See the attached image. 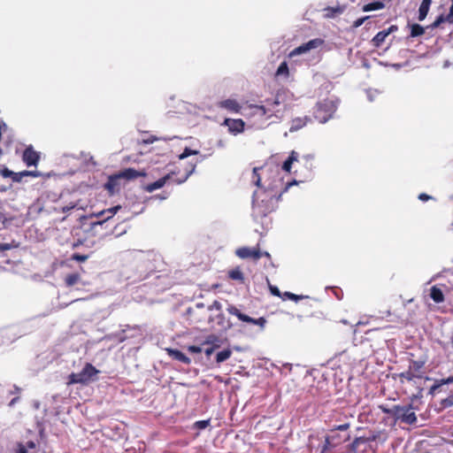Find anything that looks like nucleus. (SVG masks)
Returning <instances> with one entry per match:
<instances>
[{"label":"nucleus","mask_w":453,"mask_h":453,"mask_svg":"<svg viewBox=\"0 0 453 453\" xmlns=\"http://www.w3.org/2000/svg\"><path fill=\"white\" fill-rule=\"evenodd\" d=\"M76 207V203H70L68 205H65L62 208V212H68L70 211L71 210L74 209Z\"/></svg>","instance_id":"a19ab883"},{"label":"nucleus","mask_w":453,"mask_h":453,"mask_svg":"<svg viewBox=\"0 0 453 453\" xmlns=\"http://www.w3.org/2000/svg\"><path fill=\"white\" fill-rule=\"evenodd\" d=\"M210 424V420L209 419H206V420H199V421H196L195 423V427L197 428V429H205Z\"/></svg>","instance_id":"72a5a7b5"},{"label":"nucleus","mask_w":453,"mask_h":453,"mask_svg":"<svg viewBox=\"0 0 453 453\" xmlns=\"http://www.w3.org/2000/svg\"><path fill=\"white\" fill-rule=\"evenodd\" d=\"M268 196H269V195H267V196H265V201L264 204H266V203H267V204L270 206L269 203L273 201V198H270V199L268 200V199H267V197H268Z\"/></svg>","instance_id":"052dcab7"},{"label":"nucleus","mask_w":453,"mask_h":453,"mask_svg":"<svg viewBox=\"0 0 453 453\" xmlns=\"http://www.w3.org/2000/svg\"><path fill=\"white\" fill-rule=\"evenodd\" d=\"M276 76L277 77H285V78H288V64L287 62H282L277 71H276Z\"/></svg>","instance_id":"bb28decb"},{"label":"nucleus","mask_w":453,"mask_h":453,"mask_svg":"<svg viewBox=\"0 0 453 453\" xmlns=\"http://www.w3.org/2000/svg\"><path fill=\"white\" fill-rule=\"evenodd\" d=\"M144 175H145V173L136 171L134 168L125 169L123 172L119 173V178H124L127 180H134L139 176H144Z\"/></svg>","instance_id":"f3484780"},{"label":"nucleus","mask_w":453,"mask_h":453,"mask_svg":"<svg viewBox=\"0 0 453 453\" xmlns=\"http://www.w3.org/2000/svg\"><path fill=\"white\" fill-rule=\"evenodd\" d=\"M229 278L234 280H239L241 282H243V273L239 268H234L231 270L228 273Z\"/></svg>","instance_id":"cd10ccee"},{"label":"nucleus","mask_w":453,"mask_h":453,"mask_svg":"<svg viewBox=\"0 0 453 453\" xmlns=\"http://www.w3.org/2000/svg\"><path fill=\"white\" fill-rule=\"evenodd\" d=\"M25 446L27 447V449H35V447H36L35 442V441H27V442L26 443V445H25Z\"/></svg>","instance_id":"3c124183"},{"label":"nucleus","mask_w":453,"mask_h":453,"mask_svg":"<svg viewBox=\"0 0 453 453\" xmlns=\"http://www.w3.org/2000/svg\"><path fill=\"white\" fill-rule=\"evenodd\" d=\"M263 168H257L255 167L252 172V178L251 182L255 184L257 187H261V177L258 174V171L262 170Z\"/></svg>","instance_id":"c756f323"},{"label":"nucleus","mask_w":453,"mask_h":453,"mask_svg":"<svg viewBox=\"0 0 453 453\" xmlns=\"http://www.w3.org/2000/svg\"><path fill=\"white\" fill-rule=\"evenodd\" d=\"M349 428V424L344 423L342 425L335 426L332 430L345 431Z\"/></svg>","instance_id":"58836bf2"},{"label":"nucleus","mask_w":453,"mask_h":453,"mask_svg":"<svg viewBox=\"0 0 453 453\" xmlns=\"http://www.w3.org/2000/svg\"><path fill=\"white\" fill-rule=\"evenodd\" d=\"M267 196L266 191H254L252 196V206L253 210L256 211H257V213L262 216H265L267 213H269L273 207L269 206L267 203L264 204L265 201V197Z\"/></svg>","instance_id":"39448f33"},{"label":"nucleus","mask_w":453,"mask_h":453,"mask_svg":"<svg viewBox=\"0 0 453 453\" xmlns=\"http://www.w3.org/2000/svg\"><path fill=\"white\" fill-rule=\"evenodd\" d=\"M119 209H120V206H114V207L110 208L106 211V212L110 213V215L106 217V219H109L111 217H112Z\"/></svg>","instance_id":"ea45409f"},{"label":"nucleus","mask_w":453,"mask_h":453,"mask_svg":"<svg viewBox=\"0 0 453 453\" xmlns=\"http://www.w3.org/2000/svg\"><path fill=\"white\" fill-rule=\"evenodd\" d=\"M263 255H264V256H266V257H269V256H270V255H269V253H268V252H266V251H265V252H262V256H263Z\"/></svg>","instance_id":"69168bd1"},{"label":"nucleus","mask_w":453,"mask_h":453,"mask_svg":"<svg viewBox=\"0 0 453 453\" xmlns=\"http://www.w3.org/2000/svg\"><path fill=\"white\" fill-rule=\"evenodd\" d=\"M442 385V380H437L431 388H430V394L434 395Z\"/></svg>","instance_id":"f704fd0d"},{"label":"nucleus","mask_w":453,"mask_h":453,"mask_svg":"<svg viewBox=\"0 0 453 453\" xmlns=\"http://www.w3.org/2000/svg\"><path fill=\"white\" fill-rule=\"evenodd\" d=\"M453 24V4L449 7V12L447 14L439 15L435 20L430 25V27L434 29L440 27L442 24Z\"/></svg>","instance_id":"9b49d317"},{"label":"nucleus","mask_w":453,"mask_h":453,"mask_svg":"<svg viewBox=\"0 0 453 453\" xmlns=\"http://www.w3.org/2000/svg\"><path fill=\"white\" fill-rule=\"evenodd\" d=\"M382 411L384 413H387L394 417L395 419L401 420L408 425H413L417 421V416L413 411L412 404L394 405L388 409L384 408Z\"/></svg>","instance_id":"f03ea898"},{"label":"nucleus","mask_w":453,"mask_h":453,"mask_svg":"<svg viewBox=\"0 0 453 453\" xmlns=\"http://www.w3.org/2000/svg\"><path fill=\"white\" fill-rule=\"evenodd\" d=\"M174 138H177V136H173V137H164V138H153V141H157V140H164V141H168V140H172V139H174Z\"/></svg>","instance_id":"6e6d98bb"},{"label":"nucleus","mask_w":453,"mask_h":453,"mask_svg":"<svg viewBox=\"0 0 453 453\" xmlns=\"http://www.w3.org/2000/svg\"><path fill=\"white\" fill-rule=\"evenodd\" d=\"M388 35H389L391 33H394L398 30V27L395 25L390 26L388 28L385 29Z\"/></svg>","instance_id":"09e8293b"},{"label":"nucleus","mask_w":453,"mask_h":453,"mask_svg":"<svg viewBox=\"0 0 453 453\" xmlns=\"http://www.w3.org/2000/svg\"><path fill=\"white\" fill-rule=\"evenodd\" d=\"M298 153L295 150H292L288 159L282 165V170L289 173L291 170V165L294 162L297 161Z\"/></svg>","instance_id":"aec40b11"},{"label":"nucleus","mask_w":453,"mask_h":453,"mask_svg":"<svg viewBox=\"0 0 453 453\" xmlns=\"http://www.w3.org/2000/svg\"><path fill=\"white\" fill-rule=\"evenodd\" d=\"M235 253L241 258H253L257 260L262 257V252L258 249H250L248 247L240 248Z\"/></svg>","instance_id":"9d476101"},{"label":"nucleus","mask_w":453,"mask_h":453,"mask_svg":"<svg viewBox=\"0 0 453 453\" xmlns=\"http://www.w3.org/2000/svg\"><path fill=\"white\" fill-rule=\"evenodd\" d=\"M168 355L174 360L180 361L183 364L189 365L191 360L184 353L174 349H166Z\"/></svg>","instance_id":"2eb2a0df"},{"label":"nucleus","mask_w":453,"mask_h":453,"mask_svg":"<svg viewBox=\"0 0 453 453\" xmlns=\"http://www.w3.org/2000/svg\"><path fill=\"white\" fill-rule=\"evenodd\" d=\"M88 256L87 255H80V254H74L73 258L78 262H84L88 259Z\"/></svg>","instance_id":"4c0bfd02"},{"label":"nucleus","mask_w":453,"mask_h":453,"mask_svg":"<svg viewBox=\"0 0 453 453\" xmlns=\"http://www.w3.org/2000/svg\"><path fill=\"white\" fill-rule=\"evenodd\" d=\"M97 370L91 364L87 363L80 372H73L68 376L67 384H82L86 385L96 380V375L99 373Z\"/></svg>","instance_id":"7ed1b4c3"},{"label":"nucleus","mask_w":453,"mask_h":453,"mask_svg":"<svg viewBox=\"0 0 453 453\" xmlns=\"http://www.w3.org/2000/svg\"><path fill=\"white\" fill-rule=\"evenodd\" d=\"M38 153L33 150V148L27 147L23 153V161L27 166L36 165L39 161Z\"/></svg>","instance_id":"f8f14e48"},{"label":"nucleus","mask_w":453,"mask_h":453,"mask_svg":"<svg viewBox=\"0 0 453 453\" xmlns=\"http://www.w3.org/2000/svg\"><path fill=\"white\" fill-rule=\"evenodd\" d=\"M18 401H19V397H14L13 399L11 400L9 405L13 406Z\"/></svg>","instance_id":"13d9d810"},{"label":"nucleus","mask_w":453,"mask_h":453,"mask_svg":"<svg viewBox=\"0 0 453 453\" xmlns=\"http://www.w3.org/2000/svg\"><path fill=\"white\" fill-rule=\"evenodd\" d=\"M165 198H166V196H160V199H161V200H164V199H165Z\"/></svg>","instance_id":"338daca9"},{"label":"nucleus","mask_w":453,"mask_h":453,"mask_svg":"<svg viewBox=\"0 0 453 453\" xmlns=\"http://www.w3.org/2000/svg\"><path fill=\"white\" fill-rule=\"evenodd\" d=\"M119 178V174L115 176H111L109 178V180L105 184V188L108 189L111 192H114L115 188L117 186V180Z\"/></svg>","instance_id":"c85d7f7f"},{"label":"nucleus","mask_w":453,"mask_h":453,"mask_svg":"<svg viewBox=\"0 0 453 453\" xmlns=\"http://www.w3.org/2000/svg\"><path fill=\"white\" fill-rule=\"evenodd\" d=\"M172 174L173 173H168V174L165 175L164 177L158 179L157 180H156L150 184H148L145 187V190L148 192H153L156 189L161 188L162 187L165 186V184L168 180H170L172 179Z\"/></svg>","instance_id":"ddd939ff"},{"label":"nucleus","mask_w":453,"mask_h":453,"mask_svg":"<svg viewBox=\"0 0 453 453\" xmlns=\"http://www.w3.org/2000/svg\"><path fill=\"white\" fill-rule=\"evenodd\" d=\"M250 114L253 117H257L262 119L265 117V119H268L273 117V115H276V111L271 109V107H265V105H250L249 107Z\"/></svg>","instance_id":"6e6552de"},{"label":"nucleus","mask_w":453,"mask_h":453,"mask_svg":"<svg viewBox=\"0 0 453 453\" xmlns=\"http://www.w3.org/2000/svg\"><path fill=\"white\" fill-rule=\"evenodd\" d=\"M367 97L370 101H373V92L372 90L367 91Z\"/></svg>","instance_id":"4d7b16f0"},{"label":"nucleus","mask_w":453,"mask_h":453,"mask_svg":"<svg viewBox=\"0 0 453 453\" xmlns=\"http://www.w3.org/2000/svg\"><path fill=\"white\" fill-rule=\"evenodd\" d=\"M432 197L425 193H422L418 196V199L423 201V202H426L429 199H431Z\"/></svg>","instance_id":"8fccbe9b"},{"label":"nucleus","mask_w":453,"mask_h":453,"mask_svg":"<svg viewBox=\"0 0 453 453\" xmlns=\"http://www.w3.org/2000/svg\"><path fill=\"white\" fill-rule=\"evenodd\" d=\"M310 118L308 117H297L291 120L289 126V132H296L302 127H305L307 122L310 121Z\"/></svg>","instance_id":"4468645a"},{"label":"nucleus","mask_w":453,"mask_h":453,"mask_svg":"<svg viewBox=\"0 0 453 453\" xmlns=\"http://www.w3.org/2000/svg\"><path fill=\"white\" fill-rule=\"evenodd\" d=\"M195 167H196V165H194L192 169L182 179L176 180L175 183L181 184V183L185 182L188 180V178L194 173Z\"/></svg>","instance_id":"e433bc0d"},{"label":"nucleus","mask_w":453,"mask_h":453,"mask_svg":"<svg viewBox=\"0 0 453 453\" xmlns=\"http://www.w3.org/2000/svg\"><path fill=\"white\" fill-rule=\"evenodd\" d=\"M384 6H385V4H383V2L375 1V2L365 4L362 7V10H363V12H372V11L383 9Z\"/></svg>","instance_id":"5701e85b"},{"label":"nucleus","mask_w":453,"mask_h":453,"mask_svg":"<svg viewBox=\"0 0 453 453\" xmlns=\"http://www.w3.org/2000/svg\"><path fill=\"white\" fill-rule=\"evenodd\" d=\"M80 280V276L77 273L69 274L65 278V283L68 287L73 286Z\"/></svg>","instance_id":"7c9ffc66"},{"label":"nucleus","mask_w":453,"mask_h":453,"mask_svg":"<svg viewBox=\"0 0 453 453\" xmlns=\"http://www.w3.org/2000/svg\"><path fill=\"white\" fill-rule=\"evenodd\" d=\"M425 33V28L418 24L411 25V37L421 36Z\"/></svg>","instance_id":"a878e982"},{"label":"nucleus","mask_w":453,"mask_h":453,"mask_svg":"<svg viewBox=\"0 0 453 453\" xmlns=\"http://www.w3.org/2000/svg\"><path fill=\"white\" fill-rule=\"evenodd\" d=\"M339 105V100L336 97L326 98L317 104L314 112L315 119L319 123H326L333 118Z\"/></svg>","instance_id":"f257e3e1"},{"label":"nucleus","mask_w":453,"mask_h":453,"mask_svg":"<svg viewBox=\"0 0 453 453\" xmlns=\"http://www.w3.org/2000/svg\"><path fill=\"white\" fill-rule=\"evenodd\" d=\"M430 297L436 303H441L444 301V295L441 288L437 286H433L430 289Z\"/></svg>","instance_id":"6ab92c4d"},{"label":"nucleus","mask_w":453,"mask_h":453,"mask_svg":"<svg viewBox=\"0 0 453 453\" xmlns=\"http://www.w3.org/2000/svg\"><path fill=\"white\" fill-rule=\"evenodd\" d=\"M388 36V35L385 29L377 33V35L372 40L373 46L380 47L385 42Z\"/></svg>","instance_id":"4be33fe9"},{"label":"nucleus","mask_w":453,"mask_h":453,"mask_svg":"<svg viewBox=\"0 0 453 453\" xmlns=\"http://www.w3.org/2000/svg\"><path fill=\"white\" fill-rule=\"evenodd\" d=\"M188 351L192 353H200L202 351V348L199 346L191 345L188 347Z\"/></svg>","instance_id":"37998d69"},{"label":"nucleus","mask_w":453,"mask_h":453,"mask_svg":"<svg viewBox=\"0 0 453 453\" xmlns=\"http://www.w3.org/2000/svg\"><path fill=\"white\" fill-rule=\"evenodd\" d=\"M270 289L273 295L280 296V293L277 287H271Z\"/></svg>","instance_id":"603ef678"},{"label":"nucleus","mask_w":453,"mask_h":453,"mask_svg":"<svg viewBox=\"0 0 453 453\" xmlns=\"http://www.w3.org/2000/svg\"><path fill=\"white\" fill-rule=\"evenodd\" d=\"M285 296H288V298L291 299V300H295V301H297V300H300L301 297L295 295V294H292L290 292H285Z\"/></svg>","instance_id":"49530a36"},{"label":"nucleus","mask_w":453,"mask_h":453,"mask_svg":"<svg viewBox=\"0 0 453 453\" xmlns=\"http://www.w3.org/2000/svg\"><path fill=\"white\" fill-rule=\"evenodd\" d=\"M326 444L329 443V439L328 438H326Z\"/></svg>","instance_id":"774afa93"},{"label":"nucleus","mask_w":453,"mask_h":453,"mask_svg":"<svg viewBox=\"0 0 453 453\" xmlns=\"http://www.w3.org/2000/svg\"><path fill=\"white\" fill-rule=\"evenodd\" d=\"M232 355V350L230 349H223L217 353L216 355V362L218 364L223 363L227 360Z\"/></svg>","instance_id":"393cba45"},{"label":"nucleus","mask_w":453,"mask_h":453,"mask_svg":"<svg viewBox=\"0 0 453 453\" xmlns=\"http://www.w3.org/2000/svg\"><path fill=\"white\" fill-rule=\"evenodd\" d=\"M16 453H28V452H27V447L24 444L19 443L18 447H17Z\"/></svg>","instance_id":"79ce46f5"},{"label":"nucleus","mask_w":453,"mask_h":453,"mask_svg":"<svg viewBox=\"0 0 453 453\" xmlns=\"http://www.w3.org/2000/svg\"><path fill=\"white\" fill-rule=\"evenodd\" d=\"M197 154H199L198 150H191L189 148H185L183 152L179 156V158L180 159H184V158H186V157H188L189 156L197 155Z\"/></svg>","instance_id":"473e14b6"},{"label":"nucleus","mask_w":453,"mask_h":453,"mask_svg":"<svg viewBox=\"0 0 453 453\" xmlns=\"http://www.w3.org/2000/svg\"><path fill=\"white\" fill-rule=\"evenodd\" d=\"M13 392L19 393V388L18 387L14 386V389H13V391H11V394H13Z\"/></svg>","instance_id":"e2e57ef3"},{"label":"nucleus","mask_w":453,"mask_h":453,"mask_svg":"<svg viewBox=\"0 0 453 453\" xmlns=\"http://www.w3.org/2000/svg\"><path fill=\"white\" fill-rule=\"evenodd\" d=\"M214 350H215L214 347L207 348L204 349V353L207 357H209L213 353Z\"/></svg>","instance_id":"864d4df0"},{"label":"nucleus","mask_w":453,"mask_h":453,"mask_svg":"<svg viewBox=\"0 0 453 453\" xmlns=\"http://www.w3.org/2000/svg\"><path fill=\"white\" fill-rule=\"evenodd\" d=\"M324 43V41L320 38H315L310 40L309 42L301 44L300 46L295 48L290 53L289 57L293 58L298 55H302L307 53L308 51L317 49Z\"/></svg>","instance_id":"0eeeda50"},{"label":"nucleus","mask_w":453,"mask_h":453,"mask_svg":"<svg viewBox=\"0 0 453 453\" xmlns=\"http://www.w3.org/2000/svg\"><path fill=\"white\" fill-rule=\"evenodd\" d=\"M424 365L423 362L412 361L409 366V369L399 374L400 378L405 379L408 381L413 380L414 379H421L422 372L421 369Z\"/></svg>","instance_id":"423d86ee"},{"label":"nucleus","mask_w":453,"mask_h":453,"mask_svg":"<svg viewBox=\"0 0 453 453\" xmlns=\"http://www.w3.org/2000/svg\"><path fill=\"white\" fill-rule=\"evenodd\" d=\"M39 175V173L37 172H33V171H23V172H19V173H12V180L15 182H19L21 181L22 178L25 177V176H33V177H37Z\"/></svg>","instance_id":"412c9836"},{"label":"nucleus","mask_w":453,"mask_h":453,"mask_svg":"<svg viewBox=\"0 0 453 453\" xmlns=\"http://www.w3.org/2000/svg\"><path fill=\"white\" fill-rule=\"evenodd\" d=\"M444 385L453 383V376L442 380Z\"/></svg>","instance_id":"5fc2aeb1"},{"label":"nucleus","mask_w":453,"mask_h":453,"mask_svg":"<svg viewBox=\"0 0 453 453\" xmlns=\"http://www.w3.org/2000/svg\"><path fill=\"white\" fill-rule=\"evenodd\" d=\"M280 105V101L276 98L273 101H270V100H267L266 101V105H265V107H271V109H273V111H276V115H274L275 117L278 118V113L280 112V111L277 109V107Z\"/></svg>","instance_id":"2f4dec72"},{"label":"nucleus","mask_w":453,"mask_h":453,"mask_svg":"<svg viewBox=\"0 0 453 453\" xmlns=\"http://www.w3.org/2000/svg\"><path fill=\"white\" fill-rule=\"evenodd\" d=\"M12 173H13L12 171H11V170H9V169L5 168V169H4V170L2 171V175H3V177H4V178H12Z\"/></svg>","instance_id":"de8ad7c7"},{"label":"nucleus","mask_w":453,"mask_h":453,"mask_svg":"<svg viewBox=\"0 0 453 453\" xmlns=\"http://www.w3.org/2000/svg\"><path fill=\"white\" fill-rule=\"evenodd\" d=\"M12 248V245L10 243H0V252L4 250H9Z\"/></svg>","instance_id":"a18cd8bd"},{"label":"nucleus","mask_w":453,"mask_h":453,"mask_svg":"<svg viewBox=\"0 0 453 453\" xmlns=\"http://www.w3.org/2000/svg\"><path fill=\"white\" fill-rule=\"evenodd\" d=\"M443 404L446 407L453 406V395H449L443 401Z\"/></svg>","instance_id":"c03bdc74"},{"label":"nucleus","mask_w":453,"mask_h":453,"mask_svg":"<svg viewBox=\"0 0 453 453\" xmlns=\"http://www.w3.org/2000/svg\"><path fill=\"white\" fill-rule=\"evenodd\" d=\"M214 306L219 309L220 307V304L218 302H215L214 303Z\"/></svg>","instance_id":"0e129e2a"},{"label":"nucleus","mask_w":453,"mask_h":453,"mask_svg":"<svg viewBox=\"0 0 453 453\" xmlns=\"http://www.w3.org/2000/svg\"><path fill=\"white\" fill-rule=\"evenodd\" d=\"M369 19V16H365V17H363V18H359L357 19H356L354 22H353V25L352 27L354 28H357L359 27L360 26H362L364 24V22Z\"/></svg>","instance_id":"c9c22d12"},{"label":"nucleus","mask_w":453,"mask_h":453,"mask_svg":"<svg viewBox=\"0 0 453 453\" xmlns=\"http://www.w3.org/2000/svg\"><path fill=\"white\" fill-rule=\"evenodd\" d=\"M203 345H211V347H214L215 349L219 348L221 345L220 339L214 335L210 334L206 337L205 341L203 343Z\"/></svg>","instance_id":"b1692460"},{"label":"nucleus","mask_w":453,"mask_h":453,"mask_svg":"<svg viewBox=\"0 0 453 453\" xmlns=\"http://www.w3.org/2000/svg\"><path fill=\"white\" fill-rule=\"evenodd\" d=\"M268 196H269V195H267V196H265V201L264 204H266V203H267V204L270 206L269 203L273 201V198H270V199L268 200V199H267V197H268Z\"/></svg>","instance_id":"bf43d9fd"},{"label":"nucleus","mask_w":453,"mask_h":453,"mask_svg":"<svg viewBox=\"0 0 453 453\" xmlns=\"http://www.w3.org/2000/svg\"><path fill=\"white\" fill-rule=\"evenodd\" d=\"M224 125L228 127V131L236 135L241 134L244 130L245 123L242 119H226L224 121Z\"/></svg>","instance_id":"1a4fd4ad"},{"label":"nucleus","mask_w":453,"mask_h":453,"mask_svg":"<svg viewBox=\"0 0 453 453\" xmlns=\"http://www.w3.org/2000/svg\"><path fill=\"white\" fill-rule=\"evenodd\" d=\"M432 4V0H423L418 8V19L419 21H422L427 16V13L430 10V6Z\"/></svg>","instance_id":"a211bd4d"},{"label":"nucleus","mask_w":453,"mask_h":453,"mask_svg":"<svg viewBox=\"0 0 453 453\" xmlns=\"http://www.w3.org/2000/svg\"><path fill=\"white\" fill-rule=\"evenodd\" d=\"M13 392L19 393V388L18 387L14 386V389H13V391H11V394H13Z\"/></svg>","instance_id":"680f3d73"},{"label":"nucleus","mask_w":453,"mask_h":453,"mask_svg":"<svg viewBox=\"0 0 453 453\" xmlns=\"http://www.w3.org/2000/svg\"><path fill=\"white\" fill-rule=\"evenodd\" d=\"M226 311L229 314L237 317L238 319L242 322L258 326L261 330H263L265 326L266 319L264 317H260L258 319H253V318L242 313L234 305H228V307L226 308Z\"/></svg>","instance_id":"20e7f679"},{"label":"nucleus","mask_w":453,"mask_h":453,"mask_svg":"<svg viewBox=\"0 0 453 453\" xmlns=\"http://www.w3.org/2000/svg\"><path fill=\"white\" fill-rule=\"evenodd\" d=\"M219 106L224 108L231 112H239L241 110V106L239 103L234 99H226L220 102Z\"/></svg>","instance_id":"dca6fc26"}]
</instances>
